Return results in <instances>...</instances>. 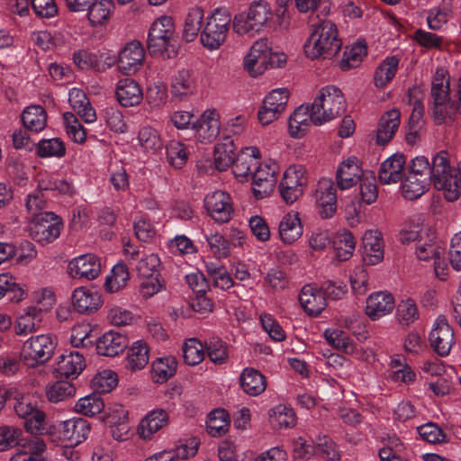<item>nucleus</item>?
<instances>
[{"label":"nucleus","mask_w":461,"mask_h":461,"mask_svg":"<svg viewBox=\"0 0 461 461\" xmlns=\"http://www.w3.org/2000/svg\"><path fill=\"white\" fill-rule=\"evenodd\" d=\"M63 228L62 221L53 212H45L40 213L29 228L30 237L36 242L46 245L53 242L59 235Z\"/></svg>","instance_id":"1a4fd4ad"},{"label":"nucleus","mask_w":461,"mask_h":461,"mask_svg":"<svg viewBox=\"0 0 461 461\" xmlns=\"http://www.w3.org/2000/svg\"><path fill=\"white\" fill-rule=\"evenodd\" d=\"M177 361L174 357H158L152 362L151 372L154 382L162 384L172 377L176 371Z\"/></svg>","instance_id":"37998d69"},{"label":"nucleus","mask_w":461,"mask_h":461,"mask_svg":"<svg viewBox=\"0 0 461 461\" xmlns=\"http://www.w3.org/2000/svg\"><path fill=\"white\" fill-rule=\"evenodd\" d=\"M332 246L336 258L339 261H346L353 255L356 247V240L350 231L344 230L338 232L334 236Z\"/></svg>","instance_id":"79ce46f5"},{"label":"nucleus","mask_w":461,"mask_h":461,"mask_svg":"<svg viewBox=\"0 0 461 461\" xmlns=\"http://www.w3.org/2000/svg\"><path fill=\"white\" fill-rule=\"evenodd\" d=\"M168 414L163 409L149 411L140 421L138 433L143 439H151L153 435L168 423Z\"/></svg>","instance_id":"cd10ccee"},{"label":"nucleus","mask_w":461,"mask_h":461,"mask_svg":"<svg viewBox=\"0 0 461 461\" xmlns=\"http://www.w3.org/2000/svg\"><path fill=\"white\" fill-rule=\"evenodd\" d=\"M396 317L402 326H409L419 319L416 303L411 298L401 301L396 308Z\"/></svg>","instance_id":"13d9d810"},{"label":"nucleus","mask_w":461,"mask_h":461,"mask_svg":"<svg viewBox=\"0 0 461 461\" xmlns=\"http://www.w3.org/2000/svg\"><path fill=\"white\" fill-rule=\"evenodd\" d=\"M366 53L367 47L366 42L363 41H358L349 49L347 48L344 51L343 59L339 62L340 68L347 71L358 67Z\"/></svg>","instance_id":"8fccbe9b"},{"label":"nucleus","mask_w":461,"mask_h":461,"mask_svg":"<svg viewBox=\"0 0 461 461\" xmlns=\"http://www.w3.org/2000/svg\"><path fill=\"white\" fill-rule=\"evenodd\" d=\"M206 240L211 252L216 258H225L230 253V245L227 240L221 234L215 233L206 236Z\"/></svg>","instance_id":"69168bd1"},{"label":"nucleus","mask_w":461,"mask_h":461,"mask_svg":"<svg viewBox=\"0 0 461 461\" xmlns=\"http://www.w3.org/2000/svg\"><path fill=\"white\" fill-rule=\"evenodd\" d=\"M230 423L229 413L224 409H215L208 414L206 429L211 436L220 437L228 431Z\"/></svg>","instance_id":"de8ad7c7"},{"label":"nucleus","mask_w":461,"mask_h":461,"mask_svg":"<svg viewBox=\"0 0 461 461\" xmlns=\"http://www.w3.org/2000/svg\"><path fill=\"white\" fill-rule=\"evenodd\" d=\"M140 144L147 151L155 152L162 148V141L156 130L150 127H144L139 131Z\"/></svg>","instance_id":"0e129e2a"},{"label":"nucleus","mask_w":461,"mask_h":461,"mask_svg":"<svg viewBox=\"0 0 461 461\" xmlns=\"http://www.w3.org/2000/svg\"><path fill=\"white\" fill-rule=\"evenodd\" d=\"M289 99V92L285 88L272 90L264 99L263 104L258 110L259 122L266 126L277 120L285 112Z\"/></svg>","instance_id":"9b49d317"},{"label":"nucleus","mask_w":461,"mask_h":461,"mask_svg":"<svg viewBox=\"0 0 461 461\" xmlns=\"http://www.w3.org/2000/svg\"><path fill=\"white\" fill-rule=\"evenodd\" d=\"M272 17L271 7L266 0L254 1L246 13L234 16L233 31L240 35H253L258 32Z\"/></svg>","instance_id":"423d86ee"},{"label":"nucleus","mask_w":461,"mask_h":461,"mask_svg":"<svg viewBox=\"0 0 461 461\" xmlns=\"http://www.w3.org/2000/svg\"><path fill=\"white\" fill-rule=\"evenodd\" d=\"M347 102L341 90L335 86L322 87L311 104V119L315 125L331 121L342 115Z\"/></svg>","instance_id":"20e7f679"},{"label":"nucleus","mask_w":461,"mask_h":461,"mask_svg":"<svg viewBox=\"0 0 461 461\" xmlns=\"http://www.w3.org/2000/svg\"><path fill=\"white\" fill-rule=\"evenodd\" d=\"M363 179V170L356 157L342 161L336 172L338 187L341 190L356 185Z\"/></svg>","instance_id":"4be33fe9"},{"label":"nucleus","mask_w":461,"mask_h":461,"mask_svg":"<svg viewBox=\"0 0 461 461\" xmlns=\"http://www.w3.org/2000/svg\"><path fill=\"white\" fill-rule=\"evenodd\" d=\"M205 356L204 342L193 338L185 341L183 346V357L185 364L189 366H195L200 364Z\"/></svg>","instance_id":"5fc2aeb1"},{"label":"nucleus","mask_w":461,"mask_h":461,"mask_svg":"<svg viewBox=\"0 0 461 461\" xmlns=\"http://www.w3.org/2000/svg\"><path fill=\"white\" fill-rule=\"evenodd\" d=\"M104 408L103 399L96 393L89 394L79 399L74 409L77 412L86 416H94L100 413Z\"/></svg>","instance_id":"4d7b16f0"},{"label":"nucleus","mask_w":461,"mask_h":461,"mask_svg":"<svg viewBox=\"0 0 461 461\" xmlns=\"http://www.w3.org/2000/svg\"><path fill=\"white\" fill-rule=\"evenodd\" d=\"M203 19V10L200 7L193 8L189 11L184 26L183 38L187 42L196 39L201 32L202 22Z\"/></svg>","instance_id":"3c124183"},{"label":"nucleus","mask_w":461,"mask_h":461,"mask_svg":"<svg viewBox=\"0 0 461 461\" xmlns=\"http://www.w3.org/2000/svg\"><path fill=\"white\" fill-rule=\"evenodd\" d=\"M149 350L146 342L138 340L129 348L126 357V368L132 372L144 368L149 359Z\"/></svg>","instance_id":"58836bf2"},{"label":"nucleus","mask_w":461,"mask_h":461,"mask_svg":"<svg viewBox=\"0 0 461 461\" xmlns=\"http://www.w3.org/2000/svg\"><path fill=\"white\" fill-rule=\"evenodd\" d=\"M393 296L387 292H376L370 294L366 300V313L375 321L390 313L394 308Z\"/></svg>","instance_id":"393cba45"},{"label":"nucleus","mask_w":461,"mask_h":461,"mask_svg":"<svg viewBox=\"0 0 461 461\" xmlns=\"http://www.w3.org/2000/svg\"><path fill=\"white\" fill-rule=\"evenodd\" d=\"M401 113L397 109L385 112L380 118L376 131V143L384 146L391 141L400 126Z\"/></svg>","instance_id":"bb28decb"},{"label":"nucleus","mask_w":461,"mask_h":461,"mask_svg":"<svg viewBox=\"0 0 461 461\" xmlns=\"http://www.w3.org/2000/svg\"><path fill=\"white\" fill-rule=\"evenodd\" d=\"M197 86L194 72L183 68L172 78L171 94L182 99L184 96L194 94Z\"/></svg>","instance_id":"2f4dec72"},{"label":"nucleus","mask_w":461,"mask_h":461,"mask_svg":"<svg viewBox=\"0 0 461 461\" xmlns=\"http://www.w3.org/2000/svg\"><path fill=\"white\" fill-rule=\"evenodd\" d=\"M311 105L302 104L289 118V133L293 138H302L309 131L311 124Z\"/></svg>","instance_id":"473e14b6"},{"label":"nucleus","mask_w":461,"mask_h":461,"mask_svg":"<svg viewBox=\"0 0 461 461\" xmlns=\"http://www.w3.org/2000/svg\"><path fill=\"white\" fill-rule=\"evenodd\" d=\"M115 94L119 104L123 107L138 105L143 99L142 89L132 78L119 80Z\"/></svg>","instance_id":"a878e982"},{"label":"nucleus","mask_w":461,"mask_h":461,"mask_svg":"<svg viewBox=\"0 0 461 461\" xmlns=\"http://www.w3.org/2000/svg\"><path fill=\"white\" fill-rule=\"evenodd\" d=\"M315 200L320 207V215L323 219L333 216L336 212L337 195L336 188L330 179L323 178L318 183Z\"/></svg>","instance_id":"aec40b11"},{"label":"nucleus","mask_w":461,"mask_h":461,"mask_svg":"<svg viewBox=\"0 0 461 461\" xmlns=\"http://www.w3.org/2000/svg\"><path fill=\"white\" fill-rule=\"evenodd\" d=\"M56 343L50 334L39 335L26 340L21 350V358L28 366L45 364L53 355Z\"/></svg>","instance_id":"6e6552de"},{"label":"nucleus","mask_w":461,"mask_h":461,"mask_svg":"<svg viewBox=\"0 0 461 461\" xmlns=\"http://www.w3.org/2000/svg\"><path fill=\"white\" fill-rule=\"evenodd\" d=\"M92 383L100 393H109L117 385V375L111 370H104L93 378Z\"/></svg>","instance_id":"774afa93"},{"label":"nucleus","mask_w":461,"mask_h":461,"mask_svg":"<svg viewBox=\"0 0 461 461\" xmlns=\"http://www.w3.org/2000/svg\"><path fill=\"white\" fill-rule=\"evenodd\" d=\"M420 436L425 441L438 444L446 441L447 435L435 423L429 422L418 427Z\"/></svg>","instance_id":"338daca9"},{"label":"nucleus","mask_w":461,"mask_h":461,"mask_svg":"<svg viewBox=\"0 0 461 461\" xmlns=\"http://www.w3.org/2000/svg\"><path fill=\"white\" fill-rule=\"evenodd\" d=\"M204 351L215 365H223L228 361L229 346L218 337H212L204 340Z\"/></svg>","instance_id":"49530a36"},{"label":"nucleus","mask_w":461,"mask_h":461,"mask_svg":"<svg viewBox=\"0 0 461 461\" xmlns=\"http://www.w3.org/2000/svg\"><path fill=\"white\" fill-rule=\"evenodd\" d=\"M250 179H252L253 193L257 199L269 195L274 191L276 182V165H263L259 161Z\"/></svg>","instance_id":"4468645a"},{"label":"nucleus","mask_w":461,"mask_h":461,"mask_svg":"<svg viewBox=\"0 0 461 461\" xmlns=\"http://www.w3.org/2000/svg\"><path fill=\"white\" fill-rule=\"evenodd\" d=\"M43 318L42 309L30 306L24 310L16 321L15 331L18 335H26L37 330Z\"/></svg>","instance_id":"4c0bfd02"},{"label":"nucleus","mask_w":461,"mask_h":461,"mask_svg":"<svg viewBox=\"0 0 461 461\" xmlns=\"http://www.w3.org/2000/svg\"><path fill=\"white\" fill-rule=\"evenodd\" d=\"M240 384L247 394L257 396L266 390L267 381L266 377L257 369L246 367L240 376Z\"/></svg>","instance_id":"f704fd0d"},{"label":"nucleus","mask_w":461,"mask_h":461,"mask_svg":"<svg viewBox=\"0 0 461 461\" xmlns=\"http://www.w3.org/2000/svg\"><path fill=\"white\" fill-rule=\"evenodd\" d=\"M103 304L101 294L84 286L77 287L72 294V305L78 313L91 315L96 312Z\"/></svg>","instance_id":"6ab92c4d"},{"label":"nucleus","mask_w":461,"mask_h":461,"mask_svg":"<svg viewBox=\"0 0 461 461\" xmlns=\"http://www.w3.org/2000/svg\"><path fill=\"white\" fill-rule=\"evenodd\" d=\"M235 145L230 138L224 139V141L219 143L214 149V166L219 171H225L235 162Z\"/></svg>","instance_id":"c03bdc74"},{"label":"nucleus","mask_w":461,"mask_h":461,"mask_svg":"<svg viewBox=\"0 0 461 461\" xmlns=\"http://www.w3.org/2000/svg\"><path fill=\"white\" fill-rule=\"evenodd\" d=\"M303 233V226L297 213L285 214L279 223V235L282 240L291 244Z\"/></svg>","instance_id":"ea45409f"},{"label":"nucleus","mask_w":461,"mask_h":461,"mask_svg":"<svg viewBox=\"0 0 461 461\" xmlns=\"http://www.w3.org/2000/svg\"><path fill=\"white\" fill-rule=\"evenodd\" d=\"M260 160V152L255 147H247L237 156L232 167V172L240 182H248L258 163Z\"/></svg>","instance_id":"a211bd4d"},{"label":"nucleus","mask_w":461,"mask_h":461,"mask_svg":"<svg viewBox=\"0 0 461 461\" xmlns=\"http://www.w3.org/2000/svg\"><path fill=\"white\" fill-rule=\"evenodd\" d=\"M306 184L304 167L301 165L289 167L279 184L280 194L286 203L292 204L303 194Z\"/></svg>","instance_id":"9d476101"},{"label":"nucleus","mask_w":461,"mask_h":461,"mask_svg":"<svg viewBox=\"0 0 461 461\" xmlns=\"http://www.w3.org/2000/svg\"><path fill=\"white\" fill-rule=\"evenodd\" d=\"M299 301L304 311L312 316L319 315L327 306L324 294L321 288L311 285H304L299 294Z\"/></svg>","instance_id":"c756f323"},{"label":"nucleus","mask_w":461,"mask_h":461,"mask_svg":"<svg viewBox=\"0 0 461 461\" xmlns=\"http://www.w3.org/2000/svg\"><path fill=\"white\" fill-rule=\"evenodd\" d=\"M149 36L153 38H176L175 26L171 17L161 16L152 24L149 32Z\"/></svg>","instance_id":"680f3d73"},{"label":"nucleus","mask_w":461,"mask_h":461,"mask_svg":"<svg viewBox=\"0 0 461 461\" xmlns=\"http://www.w3.org/2000/svg\"><path fill=\"white\" fill-rule=\"evenodd\" d=\"M230 22V14L225 10L216 9L212 13L200 35L203 47L210 50L219 49L226 40Z\"/></svg>","instance_id":"0eeeda50"},{"label":"nucleus","mask_w":461,"mask_h":461,"mask_svg":"<svg viewBox=\"0 0 461 461\" xmlns=\"http://www.w3.org/2000/svg\"><path fill=\"white\" fill-rule=\"evenodd\" d=\"M75 386L68 381H58L47 390V396L50 402H58L75 394Z\"/></svg>","instance_id":"e2e57ef3"},{"label":"nucleus","mask_w":461,"mask_h":461,"mask_svg":"<svg viewBox=\"0 0 461 461\" xmlns=\"http://www.w3.org/2000/svg\"><path fill=\"white\" fill-rule=\"evenodd\" d=\"M269 420L275 428L286 429L295 425L296 416L293 409L279 404L270 411Z\"/></svg>","instance_id":"603ef678"},{"label":"nucleus","mask_w":461,"mask_h":461,"mask_svg":"<svg viewBox=\"0 0 461 461\" xmlns=\"http://www.w3.org/2000/svg\"><path fill=\"white\" fill-rule=\"evenodd\" d=\"M23 126L32 131H41L47 124V113L41 105L26 107L21 116Z\"/></svg>","instance_id":"a19ab883"},{"label":"nucleus","mask_w":461,"mask_h":461,"mask_svg":"<svg viewBox=\"0 0 461 461\" xmlns=\"http://www.w3.org/2000/svg\"><path fill=\"white\" fill-rule=\"evenodd\" d=\"M66 154V148L62 140L58 138L41 140L37 144V155L41 158H62Z\"/></svg>","instance_id":"bf43d9fd"},{"label":"nucleus","mask_w":461,"mask_h":461,"mask_svg":"<svg viewBox=\"0 0 461 461\" xmlns=\"http://www.w3.org/2000/svg\"><path fill=\"white\" fill-rule=\"evenodd\" d=\"M406 168V174L434 180V187L442 191L447 201L454 202L459 198L461 178L450 167L447 151L442 150L435 155L431 163L426 157L418 156L411 159Z\"/></svg>","instance_id":"f257e3e1"},{"label":"nucleus","mask_w":461,"mask_h":461,"mask_svg":"<svg viewBox=\"0 0 461 461\" xmlns=\"http://www.w3.org/2000/svg\"><path fill=\"white\" fill-rule=\"evenodd\" d=\"M431 184L434 180L406 174L401 185L402 194L407 200H417L429 191Z\"/></svg>","instance_id":"e433bc0d"},{"label":"nucleus","mask_w":461,"mask_h":461,"mask_svg":"<svg viewBox=\"0 0 461 461\" xmlns=\"http://www.w3.org/2000/svg\"><path fill=\"white\" fill-rule=\"evenodd\" d=\"M130 278L127 266L124 263L116 264L113 269L111 276L106 277L105 288L110 293H114L126 286Z\"/></svg>","instance_id":"864d4df0"},{"label":"nucleus","mask_w":461,"mask_h":461,"mask_svg":"<svg viewBox=\"0 0 461 461\" xmlns=\"http://www.w3.org/2000/svg\"><path fill=\"white\" fill-rule=\"evenodd\" d=\"M286 62V56L272 51L267 39L257 41L244 58V68L251 77L262 75L267 66L282 67Z\"/></svg>","instance_id":"39448f33"},{"label":"nucleus","mask_w":461,"mask_h":461,"mask_svg":"<svg viewBox=\"0 0 461 461\" xmlns=\"http://www.w3.org/2000/svg\"><path fill=\"white\" fill-rule=\"evenodd\" d=\"M187 151L185 144L171 140L167 146V158L170 165L181 168L187 161Z\"/></svg>","instance_id":"052dcab7"},{"label":"nucleus","mask_w":461,"mask_h":461,"mask_svg":"<svg viewBox=\"0 0 461 461\" xmlns=\"http://www.w3.org/2000/svg\"><path fill=\"white\" fill-rule=\"evenodd\" d=\"M147 48L150 56L164 59H174L178 53L176 38H153L148 35Z\"/></svg>","instance_id":"72a5a7b5"},{"label":"nucleus","mask_w":461,"mask_h":461,"mask_svg":"<svg viewBox=\"0 0 461 461\" xmlns=\"http://www.w3.org/2000/svg\"><path fill=\"white\" fill-rule=\"evenodd\" d=\"M429 342L432 348L441 357L447 356L454 346V330L444 315L437 318L429 333Z\"/></svg>","instance_id":"f8f14e48"},{"label":"nucleus","mask_w":461,"mask_h":461,"mask_svg":"<svg viewBox=\"0 0 461 461\" xmlns=\"http://www.w3.org/2000/svg\"><path fill=\"white\" fill-rule=\"evenodd\" d=\"M68 272L69 276L75 279L93 280L101 272V263L93 254L81 255L68 263Z\"/></svg>","instance_id":"2eb2a0df"},{"label":"nucleus","mask_w":461,"mask_h":461,"mask_svg":"<svg viewBox=\"0 0 461 461\" xmlns=\"http://www.w3.org/2000/svg\"><path fill=\"white\" fill-rule=\"evenodd\" d=\"M198 141L212 142L220 133L219 115L215 111H205L200 120L193 124Z\"/></svg>","instance_id":"5701e85b"},{"label":"nucleus","mask_w":461,"mask_h":461,"mask_svg":"<svg viewBox=\"0 0 461 461\" xmlns=\"http://www.w3.org/2000/svg\"><path fill=\"white\" fill-rule=\"evenodd\" d=\"M145 50L140 41H131L120 51L118 68L124 74L136 72L143 63Z\"/></svg>","instance_id":"f3484780"},{"label":"nucleus","mask_w":461,"mask_h":461,"mask_svg":"<svg viewBox=\"0 0 461 461\" xmlns=\"http://www.w3.org/2000/svg\"><path fill=\"white\" fill-rule=\"evenodd\" d=\"M406 168V158L402 153H395L386 158L380 166L378 177L382 184H395L402 180Z\"/></svg>","instance_id":"412c9836"},{"label":"nucleus","mask_w":461,"mask_h":461,"mask_svg":"<svg viewBox=\"0 0 461 461\" xmlns=\"http://www.w3.org/2000/svg\"><path fill=\"white\" fill-rule=\"evenodd\" d=\"M68 102L72 109L87 123L96 120L95 109L91 106L85 92L78 88H72L68 94Z\"/></svg>","instance_id":"c9c22d12"},{"label":"nucleus","mask_w":461,"mask_h":461,"mask_svg":"<svg viewBox=\"0 0 461 461\" xmlns=\"http://www.w3.org/2000/svg\"><path fill=\"white\" fill-rule=\"evenodd\" d=\"M363 259L367 265H375L384 258V242L377 230H367L362 238Z\"/></svg>","instance_id":"7c9ffc66"},{"label":"nucleus","mask_w":461,"mask_h":461,"mask_svg":"<svg viewBox=\"0 0 461 461\" xmlns=\"http://www.w3.org/2000/svg\"><path fill=\"white\" fill-rule=\"evenodd\" d=\"M204 206L209 215L220 223L228 222L234 212L230 194L221 190L207 194Z\"/></svg>","instance_id":"ddd939ff"},{"label":"nucleus","mask_w":461,"mask_h":461,"mask_svg":"<svg viewBox=\"0 0 461 461\" xmlns=\"http://www.w3.org/2000/svg\"><path fill=\"white\" fill-rule=\"evenodd\" d=\"M114 4L113 0L94 1L86 6L87 17L90 24L94 27L105 23L111 14Z\"/></svg>","instance_id":"a18cd8bd"},{"label":"nucleus","mask_w":461,"mask_h":461,"mask_svg":"<svg viewBox=\"0 0 461 461\" xmlns=\"http://www.w3.org/2000/svg\"><path fill=\"white\" fill-rule=\"evenodd\" d=\"M89 422L83 418H73L59 424L60 439L67 447H75L86 439L90 432Z\"/></svg>","instance_id":"dca6fc26"},{"label":"nucleus","mask_w":461,"mask_h":461,"mask_svg":"<svg viewBox=\"0 0 461 461\" xmlns=\"http://www.w3.org/2000/svg\"><path fill=\"white\" fill-rule=\"evenodd\" d=\"M86 367L84 352L72 350L69 354L62 355L55 368L56 377L74 379Z\"/></svg>","instance_id":"b1692460"},{"label":"nucleus","mask_w":461,"mask_h":461,"mask_svg":"<svg viewBox=\"0 0 461 461\" xmlns=\"http://www.w3.org/2000/svg\"><path fill=\"white\" fill-rule=\"evenodd\" d=\"M64 124L68 136L76 143L83 144L86 140V131L77 117L70 112L63 114Z\"/></svg>","instance_id":"6e6d98bb"},{"label":"nucleus","mask_w":461,"mask_h":461,"mask_svg":"<svg viewBox=\"0 0 461 461\" xmlns=\"http://www.w3.org/2000/svg\"><path fill=\"white\" fill-rule=\"evenodd\" d=\"M341 45L335 23L331 21H323L314 26L303 48L306 56L311 59H325L334 57L339 51Z\"/></svg>","instance_id":"7ed1b4c3"},{"label":"nucleus","mask_w":461,"mask_h":461,"mask_svg":"<svg viewBox=\"0 0 461 461\" xmlns=\"http://www.w3.org/2000/svg\"><path fill=\"white\" fill-rule=\"evenodd\" d=\"M399 66V59L395 56L387 57L375 69L374 81L376 87H384L395 76Z\"/></svg>","instance_id":"09e8293b"},{"label":"nucleus","mask_w":461,"mask_h":461,"mask_svg":"<svg viewBox=\"0 0 461 461\" xmlns=\"http://www.w3.org/2000/svg\"><path fill=\"white\" fill-rule=\"evenodd\" d=\"M439 71H437V77L432 82L431 97L432 103L429 105L431 117L437 125L449 124L454 122L457 116H461V76L457 82V90L451 96L449 80L444 83L443 71L441 77H438Z\"/></svg>","instance_id":"f03ea898"},{"label":"nucleus","mask_w":461,"mask_h":461,"mask_svg":"<svg viewBox=\"0 0 461 461\" xmlns=\"http://www.w3.org/2000/svg\"><path fill=\"white\" fill-rule=\"evenodd\" d=\"M128 346V339L120 332L110 330L96 341V351L104 357H114Z\"/></svg>","instance_id":"c85d7f7f"}]
</instances>
